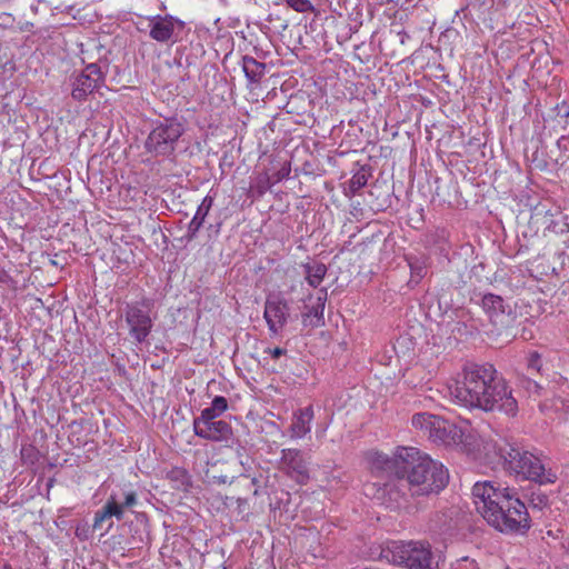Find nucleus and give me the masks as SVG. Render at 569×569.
Here are the masks:
<instances>
[{
  "mask_svg": "<svg viewBox=\"0 0 569 569\" xmlns=\"http://www.w3.org/2000/svg\"><path fill=\"white\" fill-rule=\"evenodd\" d=\"M542 368L541 356L537 352H530L527 360V370L529 373L540 372Z\"/></svg>",
  "mask_w": 569,
  "mask_h": 569,
  "instance_id": "27",
  "label": "nucleus"
},
{
  "mask_svg": "<svg viewBox=\"0 0 569 569\" xmlns=\"http://www.w3.org/2000/svg\"><path fill=\"white\" fill-rule=\"evenodd\" d=\"M270 507H271V509H273V510H276V509H280V500H279V501H277V502H274V503L271 501V502H270Z\"/></svg>",
  "mask_w": 569,
  "mask_h": 569,
  "instance_id": "41",
  "label": "nucleus"
},
{
  "mask_svg": "<svg viewBox=\"0 0 569 569\" xmlns=\"http://www.w3.org/2000/svg\"><path fill=\"white\" fill-rule=\"evenodd\" d=\"M234 445H237V447H236V455H237V457L239 459V462H240L241 466H244V461H243L242 458H243V452L246 451V449H244L243 446H241L239 443L238 439H237V442H234Z\"/></svg>",
  "mask_w": 569,
  "mask_h": 569,
  "instance_id": "37",
  "label": "nucleus"
},
{
  "mask_svg": "<svg viewBox=\"0 0 569 569\" xmlns=\"http://www.w3.org/2000/svg\"><path fill=\"white\" fill-rule=\"evenodd\" d=\"M242 70L251 83H258L266 73V63L256 60L253 57H242Z\"/></svg>",
  "mask_w": 569,
  "mask_h": 569,
  "instance_id": "20",
  "label": "nucleus"
},
{
  "mask_svg": "<svg viewBox=\"0 0 569 569\" xmlns=\"http://www.w3.org/2000/svg\"><path fill=\"white\" fill-rule=\"evenodd\" d=\"M461 379L449 387L450 396L468 409L500 411L509 417L518 412V401L505 378L491 363L468 362Z\"/></svg>",
  "mask_w": 569,
  "mask_h": 569,
  "instance_id": "1",
  "label": "nucleus"
},
{
  "mask_svg": "<svg viewBox=\"0 0 569 569\" xmlns=\"http://www.w3.org/2000/svg\"><path fill=\"white\" fill-rule=\"evenodd\" d=\"M306 280L312 288H318L327 274V266L322 262L313 261L303 266Z\"/></svg>",
  "mask_w": 569,
  "mask_h": 569,
  "instance_id": "22",
  "label": "nucleus"
},
{
  "mask_svg": "<svg viewBox=\"0 0 569 569\" xmlns=\"http://www.w3.org/2000/svg\"><path fill=\"white\" fill-rule=\"evenodd\" d=\"M370 177V169L367 166H361L349 180L348 189L350 196H355L360 189H362L367 184Z\"/></svg>",
  "mask_w": 569,
  "mask_h": 569,
  "instance_id": "23",
  "label": "nucleus"
},
{
  "mask_svg": "<svg viewBox=\"0 0 569 569\" xmlns=\"http://www.w3.org/2000/svg\"><path fill=\"white\" fill-rule=\"evenodd\" d=\"M207 216L208 212L197 208V211L187 228V233L184 236L187 241H192L197 238L198 232L202 228Z\"/></svg>",
  "mask_w": 569,
  "mask_h": 569,
  "instance_id": "24",
  "label": "nucleus"
},
{
  "mask_svg": "<svg viewBox=\"0 0 569 569\" xmlns=\"http://www.w3.org/2000/svg\"><path fill=\"white\" fill-rule=\"evenodd\" d=\"M263 318L271 336H278L289 321L297 320L291 315L289 302L280 295H269L264 301Z\"/></svg>",
  "mask_w": 569,
  "mask_h": 569,
  "instance_id": "11",
  "label": "nucleus"
},
{
  "mask_svg": "<svg viewBox=\"0 0 569 569\" xmlns=\"http://www.w3.org/2000/svg\"><path fill=\"white\" fill-rule=\"evenodd\" d=\"M281 463L287 473L298 483H306L309 479L307 463L298 449H283L281 451Z\"/></svg>",
  "mask_w": 569,
  "mask_h": 569,
  "instance_id": "14",
  "label": "nucleus"
},
{
  "mask_svg": "<svg viewBox=\"0 0 569 569\" xmlns=\"http://www.w3.org/2000/svg\"><path fill=\"white\" fill-rule=\"evenodd\" d=\"M557 146H558V148H559V149L569 150V138L561 137V138L557 141Z\"/></svg>",
  "mask_w": 569,
  "mask_h": 569,
  "instance_id": "39",
  "label": "nucleus"
},
{
  "mask_svg": "<svg viewBox=\"0 0 569 569\" xmlns=\"http://www.w3.org/2000/svg\"><path fill=\"white\" fill-rule=\"evenodd\" d=\"M495 453L502 468L510 475L539 485L553 483L557 479L555 472L547 470L541 459L517 443L502 441L493 445Z\"/></svg>",
  "mask_w": 569,
  "mask_h": 569,
  "instance_id": "4",
  "label": "nucleus"
},
{
  "mask_svg": "<svg viewBox=\"0 0 569 569\" xmlns=\"http://www.w3.org/2000/svg\"><path fill=\"white\" fill-rule=\"evenodd\" d=\"M327 297H328L327 288L320 289L316 306L322 307V310H325V303H326Z\"/></svg>",
  "mask_w": 569,
  "mask_h": 569,
  "instance_id": "36",
  "label": "nucleus"
},
{
  "mask_svg": "<svg viewBox=\"0 0 569 569\" xmlns=\"http://www.w3.org/2000/svg\"><path fill=\"white\" fill-rule=\"evenodd\" d=\"M286 2L297 12H308L315 10L310 0H286Z\"/></svg>",
  "mask_w": 569,
  "mask_h": 569,
  "instance_id": "28",
  "label": "nucleus"
},
{
  "mask_svg": "<svg viewBox=\"0 0 569 569\" xmlns=\"http://www.w3.org/2000/svg\"><path fill=\"white\" fill-rule=\"evenodd\" d=\"M409 483L402 475L389 477L385 482H373L366 486V493L373 491V498L386 505L390 509L401 508L407 505L409 492Z\"/></svg>",
  "mask_w": 569,
  "mask_h": 569,
  "instance_id": "8",
  "label": "nucleus"
},
{
  "mask_svg": "<svg viewBox=\"0 0 569 569\" xmlns=\"http://www.w3.org/2000/svg\"><path fill=\"white\" fill-rule=\"evenodd\" d=\"M149 37L160 43H174L179 40L186 23L171 14H157L149 19Z\"/></svg>",
  "mask_w": 569,
  "mask_h": 569,
  "instance_id": "12",
  "label": "nucleus"
},
{
  "mask_svg": "<svg viewBox=\"0 0 569 569\" xmlns=\"http://www.w3.org/2000/svg\"><path fill=\"white\" fill-rule=\"evenodd\" d=\"M166 478L170 481L171 486L176 490L188 491L192 486L191 476L189 472L181 467H173L167 472Z\"/></svg>",
  "mask_w": 569,
  "mask_h": 569,
  "instance_id": "21",
  "label": "nucleus"
},
{
  "mask_svg": "<svg viewBox=\"0 0 569 569\" xmlns=\"http://www.w3.org/2000/svg\"><path fill=\"white\" fill-rule=\"evenodd\" d=\"M290 166L284 164L281 169H279L271 178H268L269 183L272 186L288 178L290 174Z\"/></svg>",
  "mask_w": 569,
  "mask_h": 569,
  "instance_id": "33",
  "label": "nucleus"
},
{
  "mask_svg": "<svg viewBox=\"0 0 569 569\" xmlns=\"http://www.w3.org/2000/svg\"><path fill=\"white\" fill-rule=\"evenodd\" d=\"M184 131V124L177 117L156 120L146 139L144 148L153 156H170Z\"/></svg>",
  "mask_w": 569,
  "mask_h": 569,
  "instance_id": "6",
  "label": "nucleus"
},
{
  "mask_svg": "<svg viewBox=\"0 0 569 569\" xmlns=\"http://www.w3.org/2000/svg\"><path fill=\"white\" fill-rule=\"evenodd\" d=\"M301 317H302V322H303L305 326L308 325L307 320L309 318H311V317L316 318L317 321L316 322L310 321V325L318 327V326L322 325V322H323V310H322V307L312 306L307 311H303L301 313Z\"/></svg>",
  "mask_w": 569,
  "mask_h": 569,
  "instance_id": "26",
  "label": "nucleus"
},
{
  "mask_svg": "<svg viewBox=\"0 0 569 569\" xmlns=\"http://www.w3.org/2000/svg\"><path fill=\"white\" fill-rule=\"evenodd\" d=\"M220 415L213 410H211V407L204 408L201 411V415L193 419V432L194 435L198 433V430H202L204 427L210 426L211 422H216L217 417Z\"/></svg>",
  "mask_w": 569,
  "mask_h": 569,
  "instance_id": "25",
  "label": "nucleus"
},
{
  "mask_svg": "<svg viewBox=\"0 0 569 569\" xmlns=\"http://www.w3.org/2000/svg\"><path fill=\"white\" fill-rule=\"evenodd\" d=\"M450 569H480L478 562L470 557H462L451 565Z\"/></svg>",
  "mask_w": 569,
  "mask_h": 569,
  "instance_id": "29",
  "label": "nucleus"
},
{
  "mask_svg": "<svg viewBox=\"0 0 569 569\" xmlns=\"http://www.w3.org/2000/svg\"><path fill=\"white\" fill-rule=\"evenodd\" d=\"M138 503L137 492L133 490H129L123 493V501L119 502L118 506L121 508V511L124 513L126 508H131Z\"/></svg>",
  "mask_w": 569,
  "mask_h": 569,
  "instance_id": "30",
  "label": "nucleus"
},
{
  "mask_svg": "<svg viewBox=\"0 0 569 569\" xmlns=\"http://www.w3.org/2000/svg\"><path fill=\"white\" fill-rule=\"evenodd\" d=\"M0 569H14V568L12 566L6 563V565L1 566Z\"/></svg>",
  "mask_w": 569,
  "mask_h": 569,
  "instance_id": "44",
  "label": "nucleus"
},
{
  "mask_svg": "<svg viewBox=\"0 0 569 569\" xmlns=\"http://www.w3.org/2000/svg\"><path fill=\"white\" fill-rule=\"evenodd\" d=\"M478 513L502 533L525 535L531 527L526 505L516 488L497 481H478L471 490Z\"/></svg>",
  "mask_w": 569,
  "mask_h": 569,
  "instance_id": "2",
  "label": "nucleus"
},
{
  "mask_svg": "<svg viewBox=\"0 0 569 569\" xmlns=\"http://www.w3.org/2000/svg\"><path fill=\"white\" fill-rule=\"evenodd\" d=\"M400 475L409 483L412 498L439 493L449 481L448 470L442 463L413 447H402Z\"/></svg>",
  "mask_w": 569,
  "mask_h": 569,
  "instance_id": "3",
  "label": "nucleus"
},
{
  "mask_svg": "<svg viewBox=\"0 0 569 569\" xmlns=\"http://www.w3.org/2000/svg\"><path fill=\"white\" fill-rule=\"evenodd\" d=\"M401 448L399 447L393 455V457H389L382 452H372L370 456L371 462V471L376 477H380L383 473H387L388 478L393 477L396 475H400L401 463L400 456L405 457L401 452Z\"/></svg>",
  "mask_w": 569,
  "mask_h": 569,
  "instance_id": "15",
  "label": "nucleus"
},
{
  "mask_svg": "<svg viewBox=\"0 0 569 569\" xmlns=\"http://www.w3.org/2000/svg\"><path fill=\"white\" fill-rule=\"evenodd\" d=\"M251 483H252L254 487H259V486H258V479H257L256 477H253V478L251 479Z\"/></svg>",
  "mask_w": 569,
  "mask_h": 569,
  "instance_id": "43",
  "label": "nucleus"
},
{
  "mask_svg": "<svg viewBox=\"0 0 569 569\" xmlns=\"http://www.w3.org/2000/svg\"><path fill=\"white\" fill-rule=\"evenodd\" d=\"M211 410L222 415L228 409V401L222 396H216L211 401Z\"/></svg>",
  "mask_w": 569,
  "mask_h": 569,
  "instance_id": "32",
  "label": "nucleus"
},
{
  "mask_svg": "<svg viewBox=\"0 0 569 569\" xmlns=\"http://www.w3.org/2000/svg\"><path fill=\"white\" fill-rule=\"evenodd\" d=\"M112 525H113L112 521H110L109 525L106 528H103V532H101V536H104V533L109 532V530L111 529Z\"/></svg>",
  "mask_w": 569,
  "mask_h": 569,
  "instance_id": "42",
  "label": "nucleus"
},
{
  "mask_svg": "<svg viewBox=\"0 0 569 569\" xmlns=\"http://www.w3.org/2000/svg\"><path fill=\"white\" fill-rule=\"evenodd\" d=\"M397 37L399 38V42H400L401 44H405V43H406V40L410 38V37H409V34H408L406 31H403V30H402V31H399V32L397 33Z\"/></svg>",
  "mask_w": 569,
  "mask_h": 569,
  "instance_id": "40",
  "label": "nucleus"
},
{
  "mask_svg": "<svg viewBox=\"0 0 569 569\" xmlns=\"http://www.w3.org/2000/svg\"><path fill=\"white\" fill-rule=\"evenodd\" d=\"M266 352H269L273 359H278L286 353V349L276 347L274 349H267Z\"/></svg>",
  "mask_w": 569,
  "mask_h": 569,
  "instance_id": "38",
  "label": "nucleus"
},
{
  "mask_svg": "<svg viewBox=\"0 0 569 569\" xmlns=\"http://www.w3.org/2000/svg\"><path fill=\"white\" fill-rule=\"evenodd\" d=\"M196 436L209 441L226 442L227 447H232L237 442L231 425L224 420L211 422L210 426L198 430Z\"/></svg>",
  "mask_w": 569,
  "mask_h": 569,
  "instance_id": "17",
  "label": "nucleus"
},
{
  "mask_svg": "<svg viewBox=\"0 0 569 569\" xmlns=\"http://www.w3.org/2000/svg\"><path fill=\"white\" fill-rule=\"evenodd\" d=\"M411 423L422 430L430 440L443 446L458 445L462 438V431L455 423L428 412H419L412 416Z\"/></svg>",
  "mask_w": 569,
  "mask_h": 569,
  "instance_id": "7",
  "label": "nucleus"
},
{
  "mask_svg": "<svg viewBox=\"0 0 569 569\" xmlns=\"http://www.w3.org/2000/svg\"><path fill=\"white\" fill-rule=\"evenodd\" d=\"M480 305L498 335H508L515 327L517 315L501 296L483 293Z\"/></svg>",
  "mask_w": 569,
  "mask_h": 569,
  "instance_id": "9",
  "label": "nucleus"
},
{
  "mask_svg": "<svg viewBox=\"0 0 569 569\" xmlns=\"http://www.w3.org/2000/svg\"><path fill=\"white\" fill-rule=\"evenodd\" d=\"M148 300L127 303L124 307V320L129 327V335L136 343H142L150 335L153 322L149 315Z\"/></svg>",
  "mask_w": 569,
  "mask_h": 569,
  "instance_id": "10",
  "label": "nucleus"
},
{
  "mask_svg": "<svg viewBox=\"0 0 569 569\" xmlns=\"http://www.w3.org/2000/svg\"><path fill=\"white\" fill-rule=\"evenodd\" d=\"M213 201H214V198L210 194H207L201 203L198 206L199 209L206 211L209 213V211L211 210L212 206H213Z\"/></svg>",
  "mask_w": 569,
  "mask_h": 569,
  "instance_id": "35",
  "label": "nucleus"
},
{
  "mask_svg": "<svg viewBox=\"0 0 569 569\" xmlns=\"http://www.w3.org/2000/svg\"><path fill=\"white\" fill-rule=\"evenodd\" d=\"M128 532L127 543L130 549H141L149 542V519L144 512L137 513L134 520L128 523Z\"/></svg>",
  "mask_w": 569,
  "mask_h": 569,
  "instance_id": "16",
  "label": "nucleus"
},
{
  "mask_svg": "<svg viewBox=\"0 0 569 569\" xmlns=\"http://www.w3.org/2000/svg\"><path fill=\"white\" fill-rule=\"evenodd\" d=\"M521 386L533 395H540L542 387L532 378H523L521 380Z\"/></svg>",
  "mask_w": 569,
  "mask_h": 569,
  "instance_id": "31",
  "label": "nucleus"
},
{
  "mask_svg": "<svg viewBox=\"0 0 569 569\" xmlns=\"http://www.w3.org/2000/svg\"><path fill=\"white\" fill-rule=\"evenodd\" d=\"M313 419V408L308 406L299 409L292 419L290 432L292 438H302L311 430V421Z\"/></svg>",
  "mask_w": 569,
  "mask_h": 569,
  "instance_id": "19",
  "label": "nucleus"
},
{
  "mask_svg": "<svg viewBox=\"0 0 569 569\" xmlns=\"http://www.w3.org/2000/svg\"><path fill=\"white\" fill-rule=\"evenodd\" d=\"M382 557L409 569H441L445 563L441 552L433 551L428 541H390Z\"/></svg>",
  "mask_w": 569,
  "mask_h": 569,
  "instance_id": "5",
  "label": "nucleus"
},
{
  "mask_svg": "<svg viewBox=\"0 0 569 569\" xmlns=\"http://www.w3.org/2000/svg\"><path fill=\"white\" fill-rule=\"evenodd\" d=\"M114 517L117 520H121L123 518V512L121 508L118 506V497L116 493H111L104 506L96 511L92 529L93 530H102L103 523Z\"/></svg>",
  "mask_w": 569,
  "mask_h": 569,
  "instance_id": "18",
  "label": "nucleus"
},
{
  "mask_svg": "<svg viewBox=\"0 0 569 569\" xmlns=\"http://www.w3.org/2000/svg\"><path fill=\"white\" fill-rule=\"evenodd\" d=\"M260 495V490H259V487H256L254 491H253V496H259Z\"/></svg>",
  "mask_w": 569,
  "mask_h": 569,
  "instance_id": "45",
  "label": "nucleus"
},
{
  "mask_svg": "<svg viewBox=\"0 0 569 569\" xmlns=\"http://www.w3.org/2000/svg\"><path fill=\"white\" fill-rule=\"evenodd\" d=\"M106 74L97 63H90L74 77L71 96L76 101H84L87 97L104 86Z\"/></svg>",
  "mask_w": 569,
  "mask_h": 569,
  "instance_id": "13",
  "label": "nucleus"
},
{
  "mask_svg": "<svg viewBox=\"0 0 569 569\" xmlns=\"http://www.w3.org/2000/svg\"><path fill=\"white\" fill-rule=\"evenodd\" d=\"M530 502L533 508L542 509L548 506L549 499L545 493H532Z\"/></svg>",
  "mask_w": 569,
  "mask_h": 569,
  "instance_id": "34",
  "label": "nucleus"
}]
</instances>
